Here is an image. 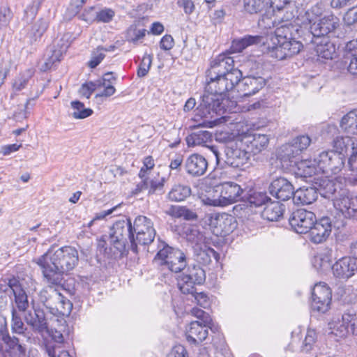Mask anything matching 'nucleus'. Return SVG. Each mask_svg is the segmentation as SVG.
I'll return each mask as SVG.
<instances>
[{"label": "nucleus", "instance_id": "obj_1", "mask_svg": "<svg viewBox=\"0 0 357 357\" xmlns=\"http://www.w3.org/2000/svg\"><path fill=\"white\" fill-rule=\"evenodd\" d=\"M206 77L207 84L197 110L202 117L214 119L215 121V116H222L227 111L226 93L239 84L242 73L234 68L232 57L221 54L211 61Z\"/></svg>", "mask_w": 357, "mask_h": 357}, {"label": "nucleus", "instance_id": "obj_2", "mask_svg": "<svg viewBox=\"0 0 357 357\" xmlns=\"http://www.w3.org/2000/svg\"><path fill=\"white\" fill-rule=\"evenodd\" d=\"M34 261L41 268L43 277L48 283L59 285L63 275L73 270L78 264L79 254L77 249L72 246H63L56 250L51 248Z\"/></svg>", "mask_w": 357, "mask_h": 357}, {"label": "nucleus", "instance_id": "obj_3", "mask_svg": "<svg viewBox=\"0 0 357 357\" xmlns=\"http://www.w3.org/2000/svg\"><path fill=\"white\" fill-rule=\"evenodd\" d=\"M297 31V27L288 22H283L275 29L268 46L273 57L283 60L300 52L303 45L294 36Z\"/></svg>", "mask_w": 357, "mask_h": 357}, {"label": "nucleus", "instance_id": "obj_4", "mask_svg": "<svg viewBox=\"0 0 357 357\" xmlns=\"http://www.w3.org/2000/svg\"><path fill=\"white\" fill-rule=\"evenodd\" d=\"M324 8L317 3L307 10L303 20V24L307 27L313 38H321L333 32L339 25V19L333 14L324 16Z\"/></svg>", "mask_w": 357, "mask_h": 357}, {"label": "nucleus", "instance_id": "obj_5", "mask_svg": "<svg viewBox=\"0 0 357 357\" xmlns=\"http://www.w3.org/2000/svg\"><path fill=\"white\" fill-rule=\"evenodd\" d=\"M206 279L204 270L198 265L190 266L177 280V287L183 294H190L197 303L204 308L210 306L208 296L204 292L197 293L195 286L202 284Z\"/></svg>", "mask_w": 357, "mask_h": 357}, {"label": "nucleus", "instance_id": "obj_6", "mask_svg": "<svg viewBox=\"0 0 357 357\" xmlns=\"http://www.w3.org/2000/svg\"><path fill=\"white\" fill-rule=\"evenodd\" d=\"M222 140L225 144V163L241 169H245L251 165V154L245 147L238 134L225 133Z\"/></svg>", "mask_w": 357, "mask_h": 357}, {"label": "nucleus", "instance_id": "obj_7", "mask_svg": "<svg viewBox=\"0 0 357 357\" xmlns=\"http://www.w3.org/2000/svg\"><path fill=\"white\" fill-rule=\"evenodd\" d=\"M215 194L202 199L205 205L212 206H227L241 199L243 190L234 182H225L214 188Z\"/></svg>", "mask_w": 357, "mask_h": 357}, {"label": "nucleus", "instance_id": "obj_8", "mask_svg": "<svg viewBox=\"0 0 357 357\" xmlns=\"http://www.w3.org/2000/svg\"><path fill=\"white\" fill-rule=\"evenodd\" d=\"M329 334L336 341L346 338L349 334L357 335V310H346L340 317H334L328 323Z\"/></svg>", "mask_w": 357, "mask_h": 357}, {"label": "nucleus", "instance_id": "obj_9", "mask_svg": "<svg viewBox=\"0 0 357 357\" xmlns=\"http://www.w3.org/2000/svg\"><path fill=\"white\" fill-rule=\"evenodd\" d=\"M109 241L119 252L125 250L129 241L131 250L137 252V243L135 241L132 225L130 219L119 220L114 224L109 235Z\"/></svg>", "mask_w": 357, "mask_h": 357}, {"label": "nucleus", "instance_id": "obj_10", "mask_svg": "<svg viewBox=\"0 0 357 357\" xmlns=\"http://www.w3.org/2000/svg\"><path fill=\"white\" fill-rule=\"evenodd\" d=\"M302 331L301 326L292 331L291 342L285 349V357H294L292 354L294 353L299 351L307 353L312 350L317 339L316 331L308 328L303 337Z\"/></svg>", "mask_w": 357, "mask_h": 357}, {"label": "nucleus", "instance_id": "obj_11", "mask_svg": "<svg viewBox=\"0 0 357 357\" xmlns=\"http://www.w3.org/2000/svg\"><path fill=\"white\" fill-rule=\"evenodd\" d=\"M345 225L343 219L331 220L329 216H323L318 220L315 218L314 223L308 231L310 241L315 244L325 242L331 235L332 228L340 229Z\"/></svg>", "mask_w": 357, "mask_h": 357}, {"label": "nucleus", "instance_id": "obj_12", "mask_svg": "<svg viewBox=\"0 0 357 357\" xmlns=\"http://www.w3.org/2000/svg\"><path fill=\"white\" fill-rule=\"evenodd\" d=\"M315 162L320 174L337 175L344 165V154L334 151H322L317 158Z\"/></svg>", "mask_w": 357, "mask_h": 357}, {"label": "nucleus", "instance_id": "obj_13", "mask_svg": "<svg viewBox=\"0 0 357 357\" xmlns=\"http://www.w3.org/2000/svg\"><path fill=\"white\" fill-rule=\"evenodd\" d=\"M343 178L334 174H320L312 180L319 194L327 199H333L342 188Z\"/></svg>", "mask_w": 357, "mask_h": 357}, {"label": "nucleus", "instance_id": "obj_14", "mask_svg": "<svg viewBox=\"0 0 357 357\" xmlns=\"http://www.w3.org/2000/svg\"><path fill=\"white\" fill-rule=\"evenodd\" d=\"M245 147L251 154H257L266 149L269 142L266 135L255 132L251 128L243 129L237 133Z\"/></svg>", "mask_w": 357, "mask_h": 357}, {"label": "nucleus", "instance_id": "obj_15", "mask_svg": "<svg viewBox=\"0 0 357 357\" xmlns=\"http://www.w3.org/2000/svg\"><path fill=\"white\" fill-rule=\"evenodd\" d=\"M289 0H243V10L250 15L281 10Z\"/></svg>", "mask_w": 357, "mask_h": 357}, {"label": "nucleus", "instance_id": "obj_16", "mask_svg": "<svg viewBox=\"0 0 357 357\" xmlns=\"http://www.w3.org/2000/svg\"><path fill=\"white\" fill-rule=\"evenodd\" d=\"M313 212L305 209H298L292 213L289 222L291 227L298 234H307L315 221Z\"/></svg>", "mask_w": 357, "mask_h": 357}, {"label": "nucleus", "instance_id": "obj_17", "mask_svg": "<svg viewBox=\"0 0 357 357\" xmlns=\"http://www.w3.org/2000/svg\"><path fill=\"white\" fill-rule=\"evenodd\" d=\"M311 143V139L308 135H303L295 137L291 144L282 146L280 149L279 157L282 162H286L287 160L292 162L300 153L306 149Z\"/></svg>", "mask_w": 357, "mask_h": 357}, {"label": "nucleus", "instance_id": "obj_18", "mask_svg": "<svg viewBox=\"0 0 357 357\" xmlns=\"http://www.w3.org/2000/svg\"><path fill=\"white\" fill-rule=\"evenodd\" d=\"M354 197L345 188L340 189L333 199V206L336 211L340 213L337 219L351 218L352 205Z\"/></svg>", "mask_w": 357, "mask_h": 357}, {"label": "nucleus", "instance_id": "obj_19", "mask_svg": "<svg viewBox=\"0 0 357 357\" xmlns=\"http://www.w3.org/2000/svg\"><path fill=\"white\" fill-rule=\"evenodd\" d=\"M357 258L343 257L333 266L331 270L333 275L338 279L348 280L357 273Z\"/></svg>", "mask_w": 357, "mask_h": 357}, {"label": "nucleus", "instance_id": "obj_20", "mask_svg": "<svg viewBox=\"0 0 357 357\" xmlns=\"http://www.w3.org/2000/svg\"><path fill=\"white\" fill-rule=\"evenodd\" d=\"M210 225L213 227L216 236H227L236 228V224L233 216L223 213L212 217Z\"/></svg>", "mask_w": 357, "mask_h": 357}, {"label": "nucleus", "instance_id": "obj_21", "mask_svg": "<svg viewBox=\"0 0 357 357\" xmlns=\"http://www.w3.org/2000/svg\"><path fill=\"white\" fill-rule=\"evenodd\" d=\"M0 349L6 357H24L26 354V345L15 335L7 336L0 344Z\"/></svg>", "mask_w": 357, "mask_h": 357}, {"label": "nucleus", "instance_id": "obj_22", "mask_svg": "<svg viewBox=\"0 0 357 357\" xmlns=\"http://www.w3.org/2000/svg\"><path fill=\"white\" fill-rule=\"evenodd\" d=\"M270 193L280 201H287L293 198L294 188L291 183L284 178L273 180L269 186Z\"/></svg>", "mask_w": 357, "mask_h": 357}, {"label": "nucleus", "instance_id": "obj_23", "mask_svg": "<svg viewBox=\"0 0 357 357\" xmlns=\"http://www.w3.org/2000/svg\"><path fill=\"white\" fill-rule=\"evenodd\" d=\"M292 162L287 160V166L294 167V172L296 176L302 178H312L319 176V171L317 166L315 158L314 160H302L296 161L291 159Z\"/></svg>", "mask_w": 357, "mask_h": 357}, {"label": "nucleus", "instance_id": "obj_24", "mask_svg": "<svg viewBox=\"0 0 357 357\" xmlns=\"http://www.w3.org/2000/svg\"><path fill=\"white\" fill-rule=\"evenodd\" d=\"M184 166L187 174L192 176H200L206 172L208 162L202 155L193 153L186 158Z\"/></svg>", "mask_w": 357, "mask_h": 357}, {"label": "nucleus", "instance_id": "obj_25", "mask_svg": "<svg viewBox=\"0 0 357 357\" xmlns=\"http://www.w3.org/2000/svg\"><path fill=\"white\" fill-rule=\"evenodd\" d=\"M158 251L153 258V262L158 266H165L172 257L174 259H179L181 257V250L169 246L165 241H159L158 245Z\"/></svg>", "mask_w": 357, "mask_h": 357}, {"label": "nucleus", "instance_id": "obj_26", "mask_svg": "<svg viewBox=\"0 0 357 357\" xmlns=\"http://www.w3.org/2000/svg\"><path fill=\"white\" fill-rule=\"evenodd\" d=\"M208 336V331L204 324L199 321H192L185 328V337L190 344H198Z\"/></svg>", "mask_w": 357, "mask_h": 357}, {"label": "nucleus", "instance_id": "obj_27", "mask_svg": "<svg viewBox=\"0 0 357 357\" xmlns=\"http://www.w3.org/2000/svg\"><path fill=\"white\" fill-rule=\"evenodd\" d=\"M8 285L13 294L17 309L22 312L26 311L29 307L28 297L20 281L15 278H10Z\"/></svg>", "mask_w": 357, "mask_h": 357}, {"label": "nucleus", "instance_id": "obj_28", "mask_svg": "<svg viewBox=\"0 0 357 357\" xmlns=\"http://www.w3.org/2000/svg\"><path fill=\"white\" fill-rule=\"evenodd\" d=\"M26 324L30 326L34 332L43 333L48 329L47 322L45 313L40 309H34V311L29 312L24 317Z\"/></svg>", "mask_w": 357, "mask_h": 357}, {"label": "nucleus", "instance_id": "obj_29", "mask_svg": "<svg viewBox=\"0 0 357 357\" xmlns=\"http://www.w3.org/2000/svg\"><path fill=\"white\" fill-rule=\"evenodd\" d=\"M132 231L134 234L138 233L139 238H142L143 232H146V241H153L156 234L151 220L144 215H139L135 219Z\"/></svg>", "mask_w": 357, "mask_h": 357}, {"label": "nucleus", "instance_id": "obj_30", "mask_svg": "<svg viewBox=\"0 0 357 357\" xmlns=\"http://www.w3.org/2000/svg\"><path fill=\"white\" fill-rule=\"evenodd\" d=\"M265 84V80L261 77L247 76L242 79L238 86L243 96H250L258 92Z\"/></svg>", "mask_w": 357, "mask_h": 357}, {"label": "nucleus", "instance_id": "obj_31", "mask_svg": "<svg viewBox=\"0 0 357 357\" xmlns=\"http://www.w3.org/2000/svg\"><path fill=\"white\" fill-rule=\"evenodd\" d=\"M315 47V51L319 57L325 59H333L336 54V48L327 37L313 38L312 40Z\"/></svg>", "mask_w": 357, "mask_h": 357}, {"label": "nucleus", "instance_id": "obj_32", "mask_svg": "<svg viewBox=\"0 0 357 357\" xmlns=\"http://www.w3.org/2000/svg\"><path fill=\"white\" fill-rule=\"evenodd\" d=\"M332 250L325 248L317 252L312 259V266L319 272L331 269Z\"/></svg>", "mask_w": 357, "mask_h": 357}, {"label": "nucleus", "instance_id": "obj_33", "mask_svg": "<svg viewBox=\"0 0 357 357\" xmlns=\"http://www.w3.org/2000/svg\"><path fill=\"white\" fill-rule=\"evenodd\" d=\"M317 198V190L314 187H302L294 191L293 200L296 204L307 205Z\"/></svg>", "mask_w": 357, "mask_h": 357}, {"label": "nucleus", "instance_id": "obj_34", "mask_svg": "<svg viewBox=\"0 0 357 357\" xmlns=\"http://www.w3.org/2000/svg\"><path fill=\"white\" fill-rule=\"evenodd\" d=\"M210 241L208 243H205L202 246L195 247L194 252L195 253L197 261L204 265H207L211 261L213 258L215 261L219 259V254L213 248L209 247Z\"/></svg>", "mask_w": 357, "mask_h": 357}, {"label": "nucleus", "instance_id": "obj_35", "mask_svg": "<svg viewBox=\"0 0 357 357\" xmlns=\"http://www.w3.org/2000/svg\"><path fill=\"white\" fill-rule=\"evenodd\" d=\"M39 301L43 303L46 308L51 313V307L56 304V300L61 299L60 292L54 287L48 286L43 288L38 294Z\"/></svg>", "mask_w": 357, "mask_h": 357}, {"label": "nucleus", "instance_id": "obj_36", "mask_svg": "<svg viewBox=\"0 0 357 357\" xmlns=\"http://www.w3.org/2000/svg\"><path fill=\"white\" fill-rule=\"evenodd\" d=\"M184 232L187 241L191 243L193 249L210 241V238L205 236L195 226L189 225L185 227Z\"/></svg>", "mask_w": 357, "mask_h": 357}, {"label": "nucleus", "instance_id": "obj_37", "mask_svg": "<svg viewBox=\"0 0 357 357\" xmlns=\"http://www.w3.org/2000/svg\"><path fill=\"white\" fill-rule=\"evenodd\" d=\"M283 213V205L279 202H268L261 212V217L268 221H278L282 217Z\"/></svg>", "mask_w": 357, "mask_h": 357}, {"label": "nucleus", "instance_id": "obj_38", "mask_svg": "<svg viewBox=\"0 0 357 357\" xmlns=\"http://www.w3.org/2000/svg\"><path fill=\"white\" fill-rule=\"evenodd\" d=\"M262 37L260 36L246 35L243 38L234 39L231 45V51L233 53L241 52L246 47L259 44Z\"/></svg>", "mask_w": 357, "mask_h": 357}, {"label": "nucleus", "instance_id": "obj_39", "mask_svg": "<svg viewBox=\"0 0 357 357\" xmlns=\"http://www.w3.org/2000/svg\"><path fill=\"white\" fill-rule=\"evenodd\" d=\"M48 26L49 22L47 20L41 18L37 20L27 33L28 43L33 44L40 40L44 33L47 31Z\"/></svg>", "mask_w": 357, "mask_h": 357}, {"label": "nucleus", "instance_id": "obj_40", "mask_svg": "<svg viewBox=\"0 0 357 357\" xmlns=\"http://www.w3.org/2000/svg\"><path fill=\"white\" fill-rule=\"evenodd\" d=\"M340 127L347 135H357V109L351 110L343 116Z\"/></svg>", "mask_w": 357, "mask_h": 357}, {"label": "nucleus", "instance_id": "obj_41", "mask_svg": "<svg viewBox=\"0 0 357 357\" xmlns=\"http://www.w3.org/2000/svg\"><path fill=\"white\" fill-rule=\"evenodd\" d=\"M60 298L61 299L56 300L54 307H51V314L58 318H62V320H63V317L68 316L70 314L73 309V304L61 293Z\"/></svg>", "mask_w": 357, "mask_h": 357}, {"label": "nucleus", "instance_id": "obj_42", "mask_svg": "<svg viewBox=\"0 0 357 357\" xmlns=\"http://www.w3.org/2000/svg\"><path fill=\"white\" fill-rule=\"evenodd\" d=\"M34 73L35 70L33 68H28L20 72L13 81L12 89L13 92L16 93L24 89Z\"/></svg>", "mask_w": 357, "mask_h": 357}, {"label": "nucleus", "instance_id": "obj_43", "mask_svg": "<svg viewBox=\"0 0 357 357\" xmlns=\"http://www.w3.org/2000/svg\"><path fill=\"white\" fill-rule=\"evenodd\" d=\"M191 194L189 185L175 183L168 193L167 197L172 202H179L185 200Z\"/></svg>", "mask_w": 357, "mask_h": 357}, {"label": "nucleus", "instance_id": "obj_44", "mask_svg": "<svg viewBox=\"0 0 357 357\" xmlns=\"http://www.w3.org/2000/svg\"><path fill=\"white\" fill-rule=\"evenodd\" d=\"M212 135L206 130L193 132L186 137L188 146H203L211 139Z\"/></svg>", "mask_w": 357, "mask_h": 357}, {"label": "nucleus", "instance_id": "obj_45", "mask_svg": "<svg viewBox=\"0 0 357 357\" xmlns=\"http://www.w3.org/2000/svg\"><path fill=\"white\" fill-rule=\"evenodd\" d=\"M270 201L266 192L258 191H250L245 199V204L250 207H259Z\"/></svg>", "mask_w": 357, "mask_h": 357}, {"label": "nucleus", "instance_id": "obj_46", "mask_svg": "<svg viewBox=\"0 0 357 357\" xmlns=\"http://www.w3.org/2000/svg\"><path fill=\"white\" fill-rule=\"evenodd\" d=\"M168 214L174 218H183L186 220H194L197 218V214L185 206H172L168 211Z\"/></svg>", "mask_w": 357, "mask_h": 357}, {"label": "nucleus", "instance_id": "obj_47", "mask_svg": "<svg viewBox=\"0 0 357 357\" xmlns=\"http://www.w3.org/2000/svg\"><path fill=\"white\" fill-rule=\"evenodd\" d=\"M312 297L322 300H332V291L331 288L325 282L316 284L312 289Z\"/></svg>", "mask_w": 357, "mask_h": 357}, {"label": "nucleus", "instance_id": "obj_48", "mask_svg": "<svg viewBox=\"0 0 357 357\" xmlns=\"http://www.w3.org/2000/svg\"><path fill=\"white\" fill-rule=\"evenodd\" d=\"M71 107L73 110L72 116L76 119H83L93 114L91 109L85 108L84 103L78 100L72 101Z\"/></svg>", "mask_w": 357, "mask_h": 357}, {"label": "nucleus", "instance_id": "obj_49", "mask_svg": "<svg viewBox=\"0 0 357 357\" xmlns=\"http://www.w3.org/2000/svg\"><path fill=\"white\" fill-rule=\"evenodd\" d=\"M181 257L179 259H174L173 257L167 262L165 268L169 269L172 272L179 273L183 271V272L179 275H181L183 272H185L186 269H185L186 266V258L185 254L181 250Z\"/></svg>", "mask_w": 357, "mask_h": 357}, {"label": "nucleus", "instance_id": "obj_50", "mask_svg": "<svg viewBox=\"0 0 357 357\" xmlns=\"http://www.w3.org/2000/svg\"><path fill=\"white\" fill-rule=\"evenodd\" d=\"M11 331L13 334L24 335L26 328L16 309H12Z\"/></svg>", "mask_w": 357, "mask_h": 357}, {"label": "nucleus", "instance_id": "obj_51", "mask_svg": "<svg viewBox=\"0 0 357 357\" xmlns=\"http://www.w3.org/2000/svg\"><path fill=\"white\" fill-rule=\"evenodd\" d=\"M331 301L312 297L311 310L313 312L324 314L331 308Z\"/></svg>", "mask_w": 357, "mask_h": 357}, {"label": "nucleus", "instance_id": "obj_52", "mask_svg": "<svg viewBox=\"0 0 357 357\" xmlns=\"http://www.w3.org/2000/svg\"><path fill=\"white\" fill-rule=\"evenodd\" d=\"M338 294L340 299L347 303H351L356 301V294L354 291V289L351 286L342 287L339 288Z\"/></svg>", "mask_w": 357, "mask_h": 357}, {"label": "nucleus", "instance_id": "obj_53", "mask_svg": "<svg viewBox=\"0 0 357 357\" xmlns=\"http://www.w3.org/2000/svg\"><path fill=\"white\" fill-rule=\"evenodd\" d=\"M152 63V56L145 53L137 70V75L143 77L149 73Z\"/></svg>", "mask_w": 357, "mask_h": 357}, {"label": "nucleus", "instance_id": "obj_54", "mask_svg": "<svg viewBox=\"0 0 357 357\" xmlns=\"http://www.w3.org/2000/svg\"><path fill=\"white\" fill-rule=\"evenodd\" d=\"M62 51L59 50H53L51 49L50 50L47 52L46 56V61H45V68H51L56 62H58L61 60L62 57Z\"/></svg>", "mask_w": 357, "mask_h": 357}, {"label": "nucleus", "instance_id": "obj_55", "mask_svg": "<svg viewBox=\"0 0 357 357\" xmlns=\"http://www.w3.org/2000/svg\"><path fill=\"white\" fill-rule=\"evenodd\" d=\"M146 30L145 29H137L130 28L127 33L126 39L128 42L136 44L139 40L143 39L146 36Z\"/></svg>", "mask_w": 357, "mask_h": 357}, {"label": "nucleus", "instance_id": "obj_56", "mask_svg": "<svg viewBox=\"0 0 357 357\" xmlns=\"http://www.w3.org/2000/svg\"><path fill=\"white\" fill-rule=\"evenodd\" d=\"M105 56V54L103 52V47H98L92 52L91 60L89 61V66L91 68H95L101 63Z\"/></svg>", "mask_w": 357, "mask_h": 357}, {"label": "nucleus", "instance_id": "obj_57", "mask_svg": "<svg viewBox=\"0 0 357 357\" xmlns=\"http://www.w3.org/2000/svg\"><path fill=\"white\" fill-rule=\"evenodd\" d=\"M98 88L100 87L98 86L96 81L86 82L83 84L79 89V94L81 96L85 97L88 99L91 97L93 91Z\"/></svg>", "mask_w": 357, "mask_h": 357}, {"label": "nucleus", "instance_id": "obj_58", "mask_svg": "<svg viewBox=\"0 0 357 357\" xmlns=\"http://www.w3.org/2000/svg\"><path fill=\"white\" fill-rule=\"evenodd\" d=\"M148 193L149 195L162 191L164 187V179H153L147 176Z\"/></svg>", "mask_w": 357, "mask_h": 357}, {"label": "nucleus", "instance_id": "obj_59", "mask_svg": "<svg viewBox=\"0 0 357 357\" xmlns=\"http://www.w3.org/2000/svg\"><path fill=\"white\" fill-rule=\"evenodd\" d=\"M114 15L115 12L112 9L105 8L97 12L96 22L108 23L112 20Z\"/></svg>", "mask_w": 357, "mask_h": 357}, {"label": "nucleus", "instance_id": "obj_60", "mask_svg": "<svg viewBox=\"0 0 357 357\" xmlns=\"http://www.w3.org/2000/svg\"><path fill=\"white\" fill-rule=\"evenodd\" d=\"M167 357H189V354L184 346L176 344L171 349Z\"/></svg>", "mask_w": 357, "mask_h": 357}, {"label": "nucleus", "instance_id": "obj_61", "mask_svg": "<svg viewBox=\"0 0 357 357\" xmlns=\"http://www.w3.org/2000/svg\"><path fill=\"white\" fill-rule=\"evenodd\" d=\"M79 17L87 23H92L97 20V12L95 10V8L91 6L85 9Z\"/></svg>", "mask_w": 357, "mask_h": 357}, {"label": "nucleus", "instance_id": "obj_62", "mask_svg": "<svg viewBox=\"0 0 357 357\" xmlns=\"http://www.w3.org/2000/svg\"><path fill=\"white\" fill-rule=\"evenodd\" d=\"M155 166L154 160L151 156H147L144 159L143 167L139 172V176L143 178L147 176V172L152 169Z\"/></svg>", "mask_w": 357, "mask_h": 357}, {"label": "nucleus", "instance_id": "obj_63", "mask_svg": "<svg viewBox=\"0 0 357 357\" xmlns=\"http://www.w3.org/2000/svg\"><path fill=\"white\" fill-rule=\"evenodd\" d=\"M345 52L347 59L357 56V38L350 40L347 43Z\"/></svg>", "mask_w": 357, "mask_h": 357}, {"label": "nucleus", "instance_id": "obj_64", "mask_svg": "<svg viewBox=\"0 0 357 357\" xmlns=\"http://www.w3.org/2000/svg\"><path fill=\"white\" fill-rule=\"evenodd\" d=\"M344 20L349 25L357 22V6L347 11L344 16Z\"/></svg>", "mask_w": 357, "mask_h": 357}]
</instances>
